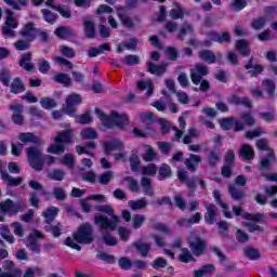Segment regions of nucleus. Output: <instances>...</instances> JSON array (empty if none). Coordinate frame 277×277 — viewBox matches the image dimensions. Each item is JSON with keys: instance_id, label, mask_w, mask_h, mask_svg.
<instances>
[{"instance_id": "obj_1", "label": "nucleus", "mask_w": 277, "mask_h": 277, "mask_svg": "<svg viewBox=\"0 0 277 277\" xmlns=\"http://www.w3.org/2000/svg\"><path fill=\"white\" fill-rule=\"evenodd\" d=\"M94 241V227L90 223L81 224L76 232L72 233V238L67 237L65 239V246L81 252V246L79 243L88 246Z\"/></svg>"}, {"instance_id": "obj_2", "label": "nucleus", "mask_w": 277, "mask_h": 277, "mask_svg": "<svg viewBox=\"0 0 277 277\" xmlns=\"http://www.w3.org/2000/svg\"><path fill=\"white\" fill-rule=\"evenodd\" d=\"M26 155L30 168L36 172H42L44 170V163L53 166L57 161L55 156L42 153V149L36 145L26 148Z\"/></svg>"}, {"instance_id": "obj_3", "label": "nucleus", "mask_w": 277, "mask_h": 277, "mask_svg": "<svg viewBox=\"0 0 277 277\" xmlns=\"http://www.w3.org/2000/svg\"><path fill=\"white\" fill-rule=\"evenodd\" d=\"M95 211L100 213H106V215H110L111 220L103 214H97L94 216V224L98 226L102 230H116L118 228V224H120V219L114 212V208L109 205H97L95 206Z\"/></svg>"}, {"instance_id": "obj_4", "label": "nucleus", "mask_w": 277, "mask_h": 277, "mask_svg": "<svg viewBox=\"0 0 277 277\" xmlns=\"http://www.w3.org/2000/svg\"><path fill=\"white\" fill-rule=\"evenodd\" d=\"M95 114L105 129H114V127L124 129V126L129 124V115H120L116 110H113L110 115L107 116L100 108H95Z\"/></svg>"}, {"instance_id": "obj_5", "label": "nucleus", "mask_w": 277, "mask_h": 277, "mask_svg": "<svg viewBox=\"0 0 277 277\" xmlns=\"http://www.w3.org/2000/svg\"><path fill=\"white\" fill-rule=\"evenodd\" d=\"M72 137H75L72 129L62 130L54 138L55 144L50 145L47 151L52 155L64 153L66 150V145L64 144H72Z\"/></svg>"}, {"instance_id": "obj_6", "label": "nucleus", "mask_w": 277, "mask_h": 277, "mask_svg": "<svg viewBox=\"0 0 277 277\" xmlns=\"http://www.w3.org/2000/svg\"><path fill=\"white\" fill-rule=\"evenodd\" d=\"M25 209L24 202H14L12 199H5L0 202V222H5V216L18 215Z\"/></svg>"}, {"instance_id": "obj_7", "label": "nucleus", "mask_w": 277, "mask_h": 277, "mask_svg": "<svg viewBox=\"0 0 277 277\" xmlns=\"http://www.w3.org/2000/svg\"><path fill=\"white\" fill-rule=\"evenodd\" d=\"M207 38L209 39L200 41V47L211 49L213 42H216L217 44H230V32L228 31L217 32L215 30H210L207 32Z\"/></svg>"}, {"instance_id": "obj_8", "label": "nucleus", "mask_w": 277, "mask_h": 277, "mask_svg": "<svg viewBox=\"0 0 277 277\" xmlns=\"http://www.w3.org/2000/svg\"><path fill=\"white\" fill-rule=\"evenodd\" d=\"M6 18L4 22V26L2 27V34L5 36H11V38H14L15 32L12 29H16L18 27V19L14 17V11L6 9L5 10Z\"/></svg>"}, {"instance_id": "obj_9", "label": "nucleus", "mask_w": 277, "mask_h": 277, "mask_svg": "<svg viewBox=\"0 0 277 277\" xmlns=\"http://www.w3.org/2000/svg\"><path fill=\"white\" fill-rule=\"evenodd\" d=\"M82 101L83 100L81 98V94H69L66 98L65 114L70 116V118H75V116H77V105H81Z\"/></svg>"}, {"instance_id": "obj_10", "label": "nucleus", "mask_w": 277, "mask_h": 277, "mask_svg": "<svg viewBox=\"0 0 277 277\" xmlns=\"http://www.w3.org/2000/svg\"><path fill=\"white\" fill-rule=\"evenodd\" d=\"M233 166H235V150L228 149L224 157V164L221 168V174L224 179L233 176Z\"/></svg>"}, {"instance_id": "obj_11", "label": "nucleus", "mask_w": 277, "mask_h": 277, "mask_svg": "<svg viewBox=\"0 0 277 277\" xmlns=\"http://www.w3.org/2000/svg\"><path fill=\"white\" fill-rule=\"evenodd\" d=\"M222 131H230L234 127V133H240L246 127L240 120H235V117H227L220 120Z\"/></svg>"}, {"instance_id": "obj_12", "label": "nucleus", "mask_w": 277, "mask_h": 277, "mask_svg": "<svg viewBox=\"0 0 277 277\" xmlns=\"http://www.w3.org/2000/svg\"><path fill=\"white\" fill-rule=\"evenodd\" d=\"M188 247L194 256H202L207 252V240L196 236L193 240L188 241Z\"/></svg>"}, {"instance_id": "obj_13", "label": "nucleus", "mask_w": 277, "mask_h": 277, "mask_svg": "<svg viewBox=\"0 0 277 277\" xmlns=\"http://www.w3.org/2000/svg\"><path fill=\"white\" fill-rule=\"evenodd\" d=\"M198 57L206 62L207 64H222V57L224 54L222 52H215L211 50H201L198 52Z\"/></svg>"}, {"instance_id": "obj_14", "label": "nucleus", "mask_w": 277, "mask_h": 277, "mask_svg": "<svg viewBox=\"0 0 277 277\" xmlns=\"http://www.w3.org/2000/svg\"><path fill=\"white\" fill-rule=\"evenodd\" d=\"M19 36L28 42H35L36 38H38V28H36V24L34 22L25 24L19 31Z\"/></svg>"}, {"instance_id": "obj_15", "label": "nucleus", "mask_w": 277, "mask_h": 277, "mask_svg": "<svg viewBox=\"0 0 277 277\" xmlns=\"http://www.w3.org/2000/svg\"><path fill=\"white\" fill-rule=\"evenodd\" d=\"M9 109L14 113L11 116L12 122L18 127H23V124H25V117L23 116V104H11Z\"/></svg>"}, {"instance_id": "obj_16", "label": "nucleus", "mask_w": 277, "mask_h": 277, "mask_svg": "<svg viewBox=\"0 0 277 277\" xmlns=\"http://www.w3.org/2000/svg\"><path fill=\"white\" fill-rule=\"evenodd\" d=\"M117 16L123 27H127L128 29H133L135 27V23L129 15L124 14L126 9L124 6H117Z\"/></svg>"}, {"instance_id": "obj_17", "label": "nucleus", "mask_w": 277, "mask_h": 277, "mask_svg": "<svg viewBox=\"0 0 277 277\" xmlns=\"http://www.w3.org/2000/svg\"><path fill=\"white\" fill-rule=\"evenodd\" d=\"M227 103L229 105H242V107H247V109H252V101L248 97H239L237 94H232L227 97Z\"/></svg>"}, {"instance_id": "obj_18", "label": "nucleus", "mask_w": 277, "mask_h": 277, "mask_svg": "<svg viewBox=\"0 0 277 277\" xmlns=\"http://www.w3.org/2000/svg\"><path fill=\"white\" fill-rule=\"evenodd\" d=\"M205 222L209 226H213L217 220V207L213 203H210L206 207Z\"/></svg>"}, {"instance_id": "obj_19", "label": "nucleus", "mask_w": 277, "mask_h": 277, "mask_svg": "<svg viewBox=\"0 0 277 277\" xmlns=\"http://www.w3.org/2000/svg\"><path fill=\"white\" fill-rule=\"evenodd\" d=\"M235 49L241 57H248L252 53V50L250 49V42L246 39L237 40L235 43Z\"/></svg>"}, {"instance_id": "obj_20", "label": "nucleus", "mask_w": 277, "mask_h": 277, "mask_svg": "<svg viewBox=\"0 0 277 277\" xmlns=\"http://www.w3.org/2000/svg\"><path fill=\"white\" fill-rule=\"evenodd\" d=\"M235 49L241 57H248L252 53V50L250 49V42L246 39L237 40L235 43Z\"/></svg>"}, {"instance_id": "obj_21", "label": "nucleus", "mask_w": 277, "mask_h": 277, "mask_svg": "<svg viewBox=\"0 0 277 277\" xmlns=\"http://www.w3.org/2000/svg\"><path fill=\"white\" fill-rule=\"evenodd\" d=\"M276 161V154L274 151H269L266 157L262 158L259 171L260 172H269L272 170V162Z\"/></svg>"}, {"instance_id": "obj_22", "label": "nucleus", "mask_w": 277, "mask_h": 277, "mask_svg": "<svg viewBox=\"0 0 277 277\" xmlns=\"http://www.w3.org/2000/svg\"><path fill=\"white\" fill-rule=\"evenodd\" d=\"M31 60H34V54L31 52H27L22 55L19 60V66L27 72H31L35 68L34 64L31 63Z\"/></svg>"}, {"instance_id": "obj_23", "label": "nucleus", "mask_w": 277, "mask_h": 277, "mask_svg": "<svg viewBox=\"0 0 277 277\" xmlns=\"http://www.w3.org/2000/svg\"><path fill=\"white\" fill-rule=\"evenodd\" d=\"M168 70V65L166 64H155L153 62L147 63V72H150V75H157V77H161L162 75H166Z\"/></svg>"}, {"instance_id": "obj_24", "label": "nucleus", "mask_w": 277, "mask_h": 277, "mask_svg": "<svg viewBox=\"0 0 277 277\" xmlns=\"http://www.w3.org/2000/svg\"><path fill=\"white\" fill-rule=\"evenodd\" d=\"M54 35L61 40H66L68 38L75 37V31L72 30V28H70V26H58L54 30Z\"/></svg>"}, {"instance_id": "obj_25", "label": "nucleus", "mask_w": 277, "mask_h": 277, "mask_svg": "<svg viewBox=\"0 0 277 277\" xmlns=\"http://www.w3.org/2000/svg\"><path fill=\"white\" fill-rule=\"evenodd\" d=\"M239 157H241L243 161H252L255 157L254 148H252V146L249 144L241 145Z\"/></svg>"}, {"instance_id": "obj_26", "label": "nucleus", "mask_w": 277, "mask_h": 277, "mask_svg": "<svg viewBox=\"0 0 277 277\" xmlns=\"http://www.w3.org/2000/svg\"><path fill=\"white\" fill-rule=\"evenodd\" d=\"M141 187L143 188L144 196H149V198H153V196H155L153 180H150V177L143 176L141 179Z\"/></svg>"}, {"instance_id": "obj_27", "label": "nucleus", "mask_w": 277, "mask_h": 277, "mask_svg": "<svg viewBox=\"0 0 277 277\" xmlns=\"http://www.w3.org/2000/svg\"><path fill=\"white\" fill-rule=\"evenodd\" d=\"M135 248L136 252H138L140 256L146 259L148 256V252H150V243L142 242V240H136L132 243Z\"/></svg>"}, {"instance_id": "obj_28", "label": "nucleus", "mask_w": 277, "mask_h": 277, "mask_svg": "<svg viewBox=\"0 0 277 277\" xmlns=\"http://www.w3.org/2000/svg\"><path fill=\"white\" fill-rule=\"evenodd\" d=\"M103 148H104V155H111L114 150H118V148H122V142L118 140L114 141H105L103 143Z\"/></svg>"}, {"instance_id": "obj_29", "label": "nucleus", "mask_w": 277, "mask_h": 277, "mask_svg": "<svg viewBox=\"0 0 277 277\" xmlns=\"http://www.w3.org/2000/svg\"><path fill=\"white\" fill-rule=\"evenodd\" d=\"M83 29H84L85 38H89V40H93V38H96V27H95L94 21H90V19L84 21Z\"/></svg>"}, {"instance_id": "obj_30", "label": "nucleus", "mask_w": 277, "mask_h": 277, "mask_svg": "<svg viewBox=\"0 0 277 277\" xmlns=\"http://www.w3.org/2000/svg\"><path fill=\"white\" fill-rule=\"evenodd\" d=\"M130 170L132 172H138L142 166V160H140V156L137 155V150L133 149L129 157Z\"/></svg>"}, {"instance_id": "obj_31", "label": "nucleus", "mask_w": 277, "mask_h": 277, "mask_svg": "<svg viewBox=\"0 0 277 277\" xmlns=\"http://www.w3.org/2000/svg\"><path fill=\"white\" fill-rule=\"evenodd\" d=\"M19 142H23L24 144H40L41 140L39 136L35 135L31 132H22L18 134Z\"/></svg>"}, {"instance_id": "obj_32", "label": "nucleus", "mask_w": 277, "mask_h": 277, "mask_svg": "<svg viewBox=\"0 0 277 277\" xmlns=\"http://www.w3.org/2000/svg\"><path fill=\"white\" fill-rule=\"evenodd\" d=\"M25 90V82H23V80L18 77L14 78L10 85L11 94H23Z\"/></svg>"}, {"instance_id": "obj_33", "label": "nucleus", "mask_w": 277, "mask_h": 277, "mask_svg": "<svg viewBox=\"0 0 277 277\" xmlns=\"http://www.w3.org/2000/svg\"><path fill=\"white\" fill-rule=\"evenodd\" d=\"M185 163H186V168L190 172H196V170L198 169L196 163H202V158L196 154H190L189 159H186Z\"/></svg>"}, {"instance_id": "obj_34", "label": "nucleus", "mask_w": 277, "mask_h": 277, "mask_svg": "<svg viewBox=\"0 0 277 277\" xmlns=\"http://www.w3.org/2000/svg\"><path fill=\"white\" fill-rule=\"evenodd\" d=\"M57 213H60V208L50 207L45 211L42 212L44 216L45 224H53L55 217H57Z\"/></svg>"}, {"instance_id": "obj_35", "label": "nucleus", "mask_w": 277, "mask_h": 277, "mask_svg": "<svg viewBox=\"0 0 277 277\" xmlns=\"http://www.w3.org/2000/svg\"><path fill=\"white\" fill-rule=\"evenodd\" d=\"M1 179L4 183H8L9 187H18V185H23V177H14L8 172H2Z\"/></svg>"}, {"instance_id": "obj_36", "label": "nucleus", "mask_w": 277, "mask_h": 277, "mask_svg": "<svg viewBox=\"0 0 277 277\" xmlns=\"http://www.w3.org/2000/svg\"><path fill=\"white\" fill-rule=\"evenodd\" d=\"M0 237L5 239L8 243L16 242V239L14 238V235H12V232H10V226H8V224L0 225Z\"/></svg>"}, {"instance_id": "obj_37", "label": "nucleus", "mask_w": 277, "mask_h": 277, "mask_svg": "<svg viewBox=\"0 0 277 277\" xmlns=\"http://www.w3.org/2000/svg\"><path fill=\"white\" fill-rule=\"evenodd\" d=\"M55 83H60L61 85H65V88H70L72 85V79L68 74L58 72L54 76Z\"/></svg>"}, {"instance_id": "obj_38", "label": "nucleus", "mask_w": 277, "mask_h": 277, "mask_svg": "<svg viewBox=\"0 0 277 277\" xmlns=\"http://www.w3.org/2000/svg\"><path fill=\"white\" fill-rule=\"evenodd\" d=\"M128 207L132 211H141L142 209H146V207H148V201H146V198L130 200L128 201Z\"/></svg>"}, {"instance_id": "obj_39", "label": "nucleus", "mask_w": 277, "mask_h": 277, "mask_svg": "<svg viewBox=\"0 0 277 277\" xmlns=\"http://www.w3.org/2000/svg\"><path fill=\"white\" fill-rule=\"evenodd\" d=\"M145 153L143 154V161L146 163H151V161H155L157 159V151H155V148L150 145H145Z\"/></svg>"}, {"instance_id": "obj_40", "label": "nucleus", "mask_w": 277, "mask_h": 277, "mask_svg": "<svg viewBox=\"0 0 277 277\" xmlns=\"http://www.w3.org/2000/svg\"><path fill=\"white\" fill-rule=\"evenodd\" d=\"M170 176H172V168L167 163H162L158 169V181H166Z\"/></svg>"}, {"instance_id": "obj_41", "label": "nucleus", "mask_w": 277, "mask_h": 277, "mask_svg": "<svg viewBox=\"0 0 277 277\" xmlns=\"http://www.w3.org/2000/svg\"><path fill=\"white\" fill-rule=\"evenodd\" d=\"M228 194L232 200L241 201L246 197V192L238 189L237 187L229 185L228 186Z\"/></svg>"}, {"instance_id": "obj_42", "label": "nucleus", "mask_w": 277, "mask_h": 277, "mask_svg": "<svg viewBox=\"0 0 277 277\" xmlns=\"http://www.w3.org/2000/svg\"><path fill=\"white\" fill-rule=\"evenodd\" d=\"M123 181L128 183L129 192H131V194H140V182H137V180L132 176H126L123 177Z\"/></svg>"}, {"instance_id": "obj_43", "label": "nucleus", "mask_w": 277, "mask_h": 277, "mask_svg": "<svg viewBox=\"0 0 277 277\" xmlns=\"http://www.w3.org/2000/svg\"><path fill=\"white\" fill-rule=\"evenodd\" d=\"M136 88L141 91L147 90L146 96H153V93L155 92V84H153V82H146L144 80H140L136 83Z\"/></svg>"}, {"instance_id": "obj_44", "label": "nucleus", "mask_w": 277, "mask_h": 277, "mask_svg": "<svg viewBox=\"0 0 277 277\" xmlns=\"http://www.w3.org/2000/svg\"><path fill=\"white\" fill-rule=\"evenodd\" d=\"M64 226L62 225V223H57L56 225H47L44 227L45 233H51L52 237H54L55 239H57L58 237H62V228Z\"/></svg>"}, {"instance_id": "obj_45", "label": "nucleus", "mask_w": 277, "mask_h": 277, "mask_svg": "<svg viewBox=\"0 0 277 277\" xmlns=\"http://www.w3.org/2000/svg\"><path fill=\"white\" fill-rule=\"evenodd\" d=\"M181 263H196V258L192 254L188 248H182V253L179 255Z\"/></svg>"}, {"instance_id": "obj_46", "label": "nucleus", "mask_w": 277, "mask_h": 277, "mask_svg": "<svg viewBox=\"0 0 277 277\" xmlns=\"http://www.w3.org/2000/svg\"><path fill=\"white\" fill-rule=\"evenodd\" d=\"M10 81H12V71L8 68H2L0 70V82L4 88H10Z\"/></svg>"}, {"instance_id": "obj_47", "label": "nucleus", "mask_w": 277, "mask_h": 277, "mask_svg": "<svg viewBox=\"0 0 277 277\" xmlns=\"http://www.w3.org/2000/svg\"><path fill=\"white\" fill-rule=\"evenodd\" d=\"M27 242H28L30 250L32 252H35V254H40V252L42 250V246L40 243H38V239H36V236L29 235L27 237Z\"/></svg>"}, {"instance_id": "obj_48", "label": "nucleus", "mask_w": 277, "mask_h": 277, "mask_svg": "<svg viewBox=\"0 0 277 277\" xmlns=\"http://www.w3.org/2000/svg\"><path fill=\"white\" fill-rule=\"evenodd\" d=\"M245 8H248V0H232L229 4L232 12H241Z\"/></svg>"}, {"instance_id": "obj_49", "label": "nucleus", "mask_w": 277, "mask_h": 277, "mask_svg": "<svg viewBox=\"0 0 277 277\" xmlns=\"http://www.w3.org/2000/svg\"><path fill=\"white\" fill-rule=\"evenodd\" d=\"M28 186L30 187V189H34L35 192H40L41 196H49V192L40 182L36 180H30L28 182Z\"/></svg>"}, {"instance_id": "obj_50", "label": "nucleus", "mask_w": 277, "mask_h": 277, "mask_svg": "<svg viewBox=\"0 0 277 277\" xmlns=\"http://www.w3.org/2000/svg\"><path fill=\"white\" fill-rule=\"evenodd\" d=\"M80 136L82 140H96L98 133L93 128H84L82 129Z\"/></svg>"}, {"instance_id": "obj_51", "label": "nucleus", "mask_w": 277, "mask_h": 277, "mask_svg": "<svg viewBox=\"0 0 277 277\" xmlns=\"http://www.w3.org/2000/svg\"><path fill=\"white\" fill-rule=\"evenodd\" d=\"M151 267L153 269H156V272H159L161 269H164V267H168V260H166L164 258H156L153 262H151Z\"/></svg>"}, {"instance_id": "obj_52", "label": "nucleus", "mask_w": 277, "mask_h": 277, "mask_svg": "<svg viewBox=\"0 0 277 277\" xmlns=\"http://www.w3.org/2000/svg\"><path fill=\"white\" fill-rule=\"evenodd\" d=\"M240 118L242 120L243 127H254L256 123V119H254V116H252V113H241Z\"/></svg>"}, {"instance_id": "obj_53", "label": "nucleus", "mask_w": 277, "mask_h": 277, "mask_svg": "<svg viewBox=\"0 0 277 277\" xmlns=\"http://www.w3.org/2000/svg\"><path fill=\"white\" fill-rule=\"evenodd\" d=\"M207 161L210 168H215L217 166V162L220 161V153L211 150L208 154Z\"/></svg>"}, {"instance_id": "obj_54", "label": "nucleus", "mask_w": 277, "mask_h": 277, "mask_svg": "<svg viewBox=\"0 0 277 277\" xmlns=\"http://www.w3.org/2000/svg\"><path fill=\"white\" fill-rule=\"evenodd\" d=\"M243 252H245V256H247V259H249L250 261H256V259L261 256V253L258 251V249H254L250 246L246 247L243 249Z\"/></svg>"}, {"instance_id": "obj_55", "label": "nucleus", "mask_w": 277, "mask_h": 277, "mask_svg": "<svg viewBox=\"0 0 277 277\" xmlns=\"http://www.w3.org/2000/svg\"><path fill=\"white\" fill-rule=\"evenodd\" d=\"M42 14H43V18L45 21V23H49L50 25H55V23H57V14L43 9L41 10Z\"/></svg>"}, {"instance_id": "obj_56", "label": "nucleus", "mask_w": 277, "mask_h": 277, "mask_svg": "<svg viewBox=\"0 0 277 277\" xmlns=\"http://www.w3.org/2000/svg\"><path fill=\"white\" fill-rule=\"evenodd\" d=\"M48 176L51 181H64L66 179V172L60 169H54Z\"/></svg>"}, {"instance_id": "obj_57", "label": "nucleus", "mask_w": 277, "mask_h": 277, "mask_svg": "<svg viewBox=\"0 0 277 277\" xmlns=\"http://www.w3.org/2000/svg\"><path fill=\"white\" fill-rule=\"evenodd\" d=\"M40 105L42 109H55V107H57V102L51 97H42L40 100Z\"/></svg>"}, {"instance_id": "obj_58", "label": "nucleus", "mask_w": 277, "mask_h": 277, "mask_svg": "<svg viewBox=\"0 0 277 277\" xmlns=\"http://www.w3.org/2000/svg\"><path fill=\"white\" fill-rule=\"evenodd\" d=\"M149 222L154 230H158V233H170V227H168V225L160 222H156L155 219H149Z\"/></svg>"}, {"instance_id": "obj_59", "label": "nucleus", "mask_w": 277, "mask_h": 277, "mask_svg": "<svg viewBox=\"0 0 277 277\" xmlns=\"http://www.w3.org/2000/svg\"><path fill=\"white\" fill-rule=\"evenodd\" d=\"M164 54L170 62H176V60H179V50L174 47H167L164 49Z\"/></svg>"}, {"instance_id": "obj_60", "label": "nucleus", "mask_w": 277, "mask_h": 277, "mask_svg": "<svg viewBox=\"0 0 277 277\" xmlns=\"http://www.w3.org/2000/svg\"><path fill=\"white\" fill-rule=\"evenodd\" d=\"M263 85L266 88V93L268 96H274L276 94V82L272 79L263 80Z\"/></svg>"}, {"instance_id": "obj_61", "label": "nucleus", "mask_w": 277, "mask_h": 277, "mask_svg": "<svg viewBox=\"0 0 277 277\" xmlns=\"http://www.w3.org/2000/svg\"><path fill=\"white\" fill-rule=\"evenodd\" d=\"M96 259L104 261V263H108V265H116V256L107 254L106 252H100L96 255Z\"/></svg>"}, {"instance_id": "obj_62", "label": "nucleus", "mask_w": 277, "mask_h": 277, "mask_svg": "<svg viewBox=\"0 0 277 277\" xmlns=\"http://www.w3.org/2000/svg\"><path fill=\"white\" fill-rule=\"evenodd\" d=\"M121 62L127 66H137V64H140V57L137 55L128 54Z\"/></svg>"}, {"instance_id": "obj_63", "label": "nucleus", "mask_w": 277, "mask_h": 277, "mask_svg": "<svg viewBox=\"0 0 277 277\" xmlns=\"http://www.w3.org/2000/svg\"><path fill=\"white\" fill-rule=\"evenodd\" d=\"M114 180V171H105L98 176L101 185H109V181Z\"/></svg>"}, {"instance_id": "obj_64", "label": "nucleus", "mask_w": 277, "mask_h": 277, "mask_svg": "<svg viewBox=\"0 0 277 277\" xmlns=\"http://www.w3.org/2000/svg\"><path fill=\"white\" fill-rule=\"evenodd\" d=\"M14 47H15L16 51H29V49H31V42L28 41L27 39L17 40L14 43Z\"/></svg>"}]
</instances>
